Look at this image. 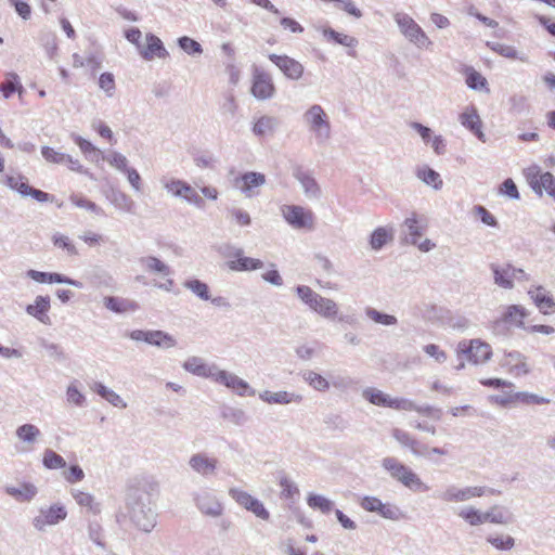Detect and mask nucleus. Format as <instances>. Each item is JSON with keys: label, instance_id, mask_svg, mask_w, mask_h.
Wrapping results in <instances>:
<instances>
[{"label": "nucleus", "instance_id": "1", "mask_svg": "<svg viewBox=\"0 0 555 555\" xmlns=\"http://www.w3.org/2000/svg\"><path fill=\"white\" fill-rule=\"evenodd\" d=\"M156 485L143 482L129 487L126 494L127 515L131 522L143 532H151L157 522L152 507V491Z\"/></svg>", "mask_w": 555, "mask_h": 555}, {"label": "nucleus", "instance_id": "2", "mask_svg": "<svg viewBox=\"0 0 555 555\" xmlns=\"http://www.w3.org/2000/svg\"><path fill=\"white\" fill-rule=\"evenodd\" d=\"M382 467L390 475L392 479L402 483L405 488L414 492H426L429 487L422 481L420 476L409 466L401 463L392 456H387L382 461Z\"/></svg>", "mask_w": 555, "mask_h": 555}, {"label": "nucleus", "instance_id": "3", "mask_svg": "<svg viewBox=\"0 0 555 555\" xmlns=\"http://www.w3.org/2000/svg\"><path fill=\"white\" fill-rule=\"evenodd\" d=\"M302 119L318 143H325L331 138V122L325 111L319 104L311 105L302 115Z\"/></svg>", "mask_w": 555, "mask_h": 555}, {"label": "nucleus", "instance_id": "4", "mask_svg": "<svg viewBox=\"0 0 555 555\" xmlns=\"http://www.w3.org/2000/svg\"><path fill=\"white\" fill-rule=\"evenodd\" d=\"M393 18L401 34L417 48L427 49L433 44L422 27L410 15L396 13Z\"/></svg>", "mask_w": 555, "mask_h": 555}, {"label": "nucleus", "instance_id": "5", "mask_svg": "<svg viewBox=\"0 0 555 555\" xmlns=\"http://www.w3.org/2000/svg\"><path fill=\"white\" fill-rule=\"evenodd\" d=\"M485 494L496 495L500 494V491L493 488L480 486L459 488L454 485H451L447 487L446 490L438 495V498L443 502L460 503L468 501L473 498L482 496Z\"/></svg>", "mask_w": 555, "mask_h": 555}, {"label": "nucleus", "instance_id": "6", "mask_svg": "<svg viewBox=\"0 0 555 555\" xmlns=\"http://www.w3.org/2000/svg\"><path fill=\"white\" fill-rule=\"evenodd\" d=\"M457 353L463 354L474 364L483 363L492 356L489 344L480 339L462 340L457 345Z\"/></svg>", "mask_w": 555, "mask_h": 555}, {"label": "nucleus", "instance_id": "7", "mask_svg": "<svg viewBox=\"0 0 555 555\" xmlns=\"http://www.w3.org/2000/svg\"><path fill=\"white\" fill-rule=\"evenodd\" d=\"M360 506L366 512L376 513L380 517L393 521L400 520L404 517V514L399 506L392 503H383L376 496H364L360 502Z\"/></svg>", "mask_w": 555, "mask_h": 555}, {"label": "nucleus", "instance_id": "8", "mask_svg": "<svg viewBox=\"0 0 555 555\" xmlns=\"http://www.w3.org/2000/svg\"><path fill=\"white\" fill-rule=\"evenodd\" d=\"M250 92L257 100L272 99L275 94L272 76L262 68L254 66Z\"/></svg>", "mask_w": 555, "mask_h": 555}, {"label": "nucleus", "instance_id": "9", "mask_svg": "<svg viewBox=\"0 0 555 555\" xmlns=\"http://www.w3.org/2000/svg\"><path fill=\"white\" fill-rule=\"evenodd\" d=\"M229 495L242 507L253 513L256 517L262 520H269L270 513L264 507L263 503L259 501L257 498H254L248 492L237 489L231 488L229 490Z\"/></svg>", "mask_w": 555, "mask_h": 555}, {"label": "nucleus", "instance_id": "10", "mask_svg": "<svg viewBox=\"0 0 555 555\" xmlns=\"http://www.w3.org/2000/svg\"><path fill=\"white\" fill-rule=\"evenodd\" d=\"M526 177L537 194L541 196L545 191L551 197H555V177L551 172L540 173V168L533 166L526 170Z\"/></svg>", "mask_w": 555, "mask_h": 555}, {"label": "nucleus", "instance_id": "11", "mask_svg": "<svg viewBox=\"0 0 555 555\" xmlns=\"http://www.w3.org/2000/svg\"><path fill=\"white\" fill-rule=\"evenodd\" d=\"M198 511L209 517L217 518L223 514L224 507L217 495L209 490H201L193 494Z\"/></svg>", "mask_w": 555, "mask_h": 555}, {"label": "nucleus", "instance_id": "12", "mask_svg": "<svg viewBox=\"0 0 555 555\" xmlns=\"http://www.w3.org/2000/svg\"><path fill=\"white\" fill-rule=\"evenodd\" d=\"M266 184V176L256 171H247L234 178L233 185L241 191L245 197L251 198L259 194L257 189Z\"/></svg>", "mask_w": 555, "mask_h": 555}, {"label": "nucleus", "instance_id": "13", "mask_svg": "<svg viewBox=\"0 0 555 555\" xmlns=\"http://www.w3.org/2000/svg\"><path fill=\"white\" fill-rule=\"evenodd\" d=\"M269 60L291 80H299L305 72L304 65L297 60L283 54L270 53Z\"/></svg>", "mask_w": 555, "mask_h": 555}, {"label": "nucleus", "instance_id": "14", "mask_svg": "<svg viewBox=\"0 0 555 555\" xmlns=\"http://www.w3.org/2000/svg\"><path fill=\"white\" fill-rule=\"evenodd\" d=\"M67 516V511L62 504H53L49 508H41L40 514L33 520L34 527L43 531L47 526H54L64 520Z\"/></svg>", "mask_w": 555, "mask_h": 555}, {"label": "nucleus", "instance_id": "15", "mask_svg": "<svg viewBox=\"0 0 555 555\" xmlns=\"http://www.w3.org/2000/svg\"><path fill=\"white\" fill-rule=\"evenodd\" d=\"M212 380L232 389L238 396L249 395L253 396L255 391L250 389L247 382L240 378L237 375L217 367Z\"/></svg>", "mask_w": 555, "mask_h": 555}, {"label": "nucleus", "instance_id": "16", "mask_svg": "<svg viewBox=\"0 0 555 555\" xmlns=\"http://www.w3.org/2000/svg\"><path fill=\"white\" fill-rule=\"evenodd\" d=\"M490 268L493 273L494 283L505 289L514 287V278H518L517 274L526 276V272L522 269L514 268L509 263L503 267L491 263Z\"/></svg>", "mask_w": 555, "mask_h": 555}, {"label": "nucleus", "instance_id": "17", "mask_svg": "<svg viewBox=\"0 0 555 555\" xmlns=\"http://www.w3.org/2000/svg\"><path fill=\"white\" fill-rule=\"evenodd\" d=\"M7 184L10 189L18 192L22 196H31L40 203L50 201V194L41 190L34 189L28 185L25 178L22 176H9L7 177Z\"/></svg>", "mask_w": 555, "mask_h": 555}, {"label": "nucleus", "instance_id": "18", "mask_svg": "<svg viewBox=\"0 0 555 555\" xmlns=\"http://www.w3.org/2000/svg\"><path fill=\"white\" fill-rule=\"evenodd\" d=\"M392 437L398 443H400L401 447L408 448L414 456H427V451H429V447L412 437L408 431L402 430L400 428H395L392 430Z\"/></svg>", "mask_w": 555, "mask_h": 555}, {"label": "nucleus", "instance_id": "19", "mask_svg": "<svg viewBox=\"0 0 555 555\" xmlns=\"http://www.w3.org/2000/svg\"><path fill=\"white\" fill-rule=\"evenodd\" d=\"M15 436L23 443L17 451L20 453H26L34 450V446L41 437V431L34 424H23L16 428Z\"/></svg>", "mask_w": 555, "mask_h": 555}, {"label": "nucleus", "instance_id": "20", "mask_svg": "<svg viewBox=\"0 0 555 555\" xmlns=\"http://www.w3.org/2000/svg\"><path fill=\"white\" fill-rule=\"evenodd\" d=\"M139 53L145 61H151L154 57L166 59L169 55L163 41L151 33L146 34L145 44H142Z\"/></svg>", "mask_w": 555, "mask_h": 555}, {"label": "nucleus", "instance_id": "21", "mask_svg": "<svg viewBox=\"0 0 555 555\" xmlns=\"http://www.w3.org/2000/svg\"><path fill=\"white\" fill-rule=\"evenodd\" d=\"M218 460L205 453H195L189 460V466L196 474L207 478L216 474Z\"/></svg>", "mask_w": 555, "mask_h": 555}, {"label": "nucleus", "instance_id": "22", "mask_svg": "<svg viewBox=\"0 0 555 555\" xmlns=\"http://www.w3.org/2000/svg\"><path fill=\"white\" fill-rule=\"evenodd\" d=\"M460 122L473 132L481 142H486V134L481 126V119L475 106H468L459 117Z\"/></svg>", "mask_w": 555, "mask_h": 555}, {"label": "nucleus", "instance_id": "23", "mask_svg": "<svg viewBox=\"0 0 555 555\" xmlns=\"http://www.w3.org/2000/svg\"><path fill=\"white\" fill-rule=\"evenodd\" d=\"M51 308V299L49 296H37L35 298L34 304L26 306L27 314L37 319L40 323L44 325L51 324V319L48 315V312Z\"/></svg>", "mask_w": 555, "mask_h": 555}, {"label": "nucleus", "instance_id": "24", "mask_svg": "<svg viewBox=\"0 0 555 555\" xmlns=\"http://www.w3.org/2000/svg\"><path fill=\"white\" fill-rule=\"evenodd\" d=\"M293 176L300 183V185L305 192V195L308 198H313V199L320 198L321 189L310 172L302 170L300 167H297L293 171Z\"/></svg>", "mask_w": 555, "mask_h": 555}, {"label": "nucleus", "instance_id": "25", "mask_svg": "<svg viewBox=\"0 0 555 555\" xmlns=\"http://www.w3.org/2000/svg\"><path fill=\"white\" fill-rule=\"evenodd\" d=\"M217 365L207 364L202 358L199 357H190L188 360L183 363V369L188 371L189 373H192L193 375L205 377V378H211L214 377Z\"/></svg>", "mask_w": 555, "mask_h": 555}, {"label": "nucleus", "instance_id": "26", "mask_svg": "<svg viewBox=\"0 0 555 555\" xmlns=\"http://www.w3.org/2000/svg\"><path fill=\"white\" fill-rule=\"evenodd\" d=\"M259 398L269 404H289V403H300L302 400V396L295 393V392H288L285 390L272 392L269 390H264L259 395Z\"/></svg>", "mask_w": 555, "mask_h": 555}, {"label": "nucleus", "instance_id": "27", "mask_svg": "<svg viewBox=\"0 0 555 555\" xmlns=\"http://www.w3.org/2000/svg\"><path fill=\"white\" fill-rule=\"evenodd\" d=\"M103 305L107 310L118 314L137 311L139 309L138 302L116 296H105L103 298Z\"/></svg>", "mask_w": 555, "mask_h": 555}, {"label": "nucleus", "instance_id": "28", "mask_svg": "<svg viewBox=\"0 0 555 555\" xmlns=\"http://www.w3.org/2000/svg\"><path fill=\"white\" fill-rule=\"evenodd\" d=\"M285 220L294 228L301 229L307 225V214L305 208L296 205H286L282 208Z\"/></svg>", "mask_w": 555, "mask_h": 555}, {"label": "nucleus", "instance_id": "29", "mask_svg": "<svg viewBox=\"0 0 555 555\" xmlns=\"http://www.w3.org/2000/svg\"><path fill=\"white\" fill-rule=\"evenodd\" d=\"M5 492L20 502H30L37 495L38 490L35 485L23 482L16 487H7Z\"/></svg>", "mask_w": 555, "mask_h": 555}, {"label": "nucleus", "instance_id": "30", "mask_svg": "<svg viewBox=\"0 0 555 555\" xmlns=\"http://www.w3.org/2000/svg\"><path fill=\"white\" fill-rule=\"evenodd\" d=\"M529 295L542 313L546 314L554 310L555 301L544 287L539 286L534 291H529Z\"/></svg>", "mask_w": 555, "mask_h": 555}, {"label": "nucleus", "instance_id": "31", "mask_svg": "<svg viewBox=\"0 0 555 555\" xmlns=\"http://www.w3.org/2000/svg\"><path fill=\"white\" fill-rule=\"evenodd\" d=\"M228 267L232 271H255L263 267V262L260 259L250 258L244 256V253L237 259L229 260Z\"/></svg>", "mask_w": 555, "mask_h": 555}, {"label": "nucleus", "instance_id": "32", "mask_svg": "<svg viewBox=\"0 0 555 555\" xmlns=\"http://www.w3.org/2000/svg\"><path fill=\"white\" fill-rule=\"evenodd\" d=\"M393 229L391 227H378L370 236V246L374 250L382 249L388 242L393 240Z\"/></svg>", "mask_w": 555, "mask_h": 555}, {"label": "nucleus", "instance_id": "33", "mask_svg": "<svg viewBox=\"0 0 555 555\" xmlns=\"http://www.w3.org/2000/svg\"><path fill=\"white\" fill-rule=\"evenodd\" d=\"M402 228L404 233L403 242L406 244L416 245L418 238L422 236V228L418 225L416 215L413 214L412 217L406 218Z\"/></svg>", "mask_w": 555, "mask_h": 555}, {"label": "nucleus", "instance_id": "34", "mask_svg": "<svg viewBox=\"0 0 555 555\" xmlns=\"http://www.w3.org/2000/svg\"><path fill=\"white\" fill-rule=\"evenodd\" d=\"M141 266L150 273L168 276L171 274L169 266L154 256H145L139 259Z\"/></svg>", "mask_w": 555, "mask_h": 555}, {"label": "nucleus", "instance_id": "35", "mask_svg": "<svg viewBox=\"0 0 555 555\" xmlns=\"http://www.w3.org/2000/svg\"><path fill=\"white\" fill-rule=\"evenodd\" d=\"M313 312L318 313L324 319L334 321L337 318L339 309L338 305L333 299L321 296L317 307L313 309Z\"/></svg>", "mask_w": 555, "mask_h": 555}, {"label": "nucleus", "instance_id": "36", "mask_svg": "<svg viewBox=\"0 0 555 555\" xmlns=\"http://www.w3.org/2000/svg\"><path fill=\"white\" fill-rule=\"evenodd\" d=\"M362 397L367 400L370 403L383 406V408H390L392 398L383 392L382 390L373 387H367L362 391Z\"/></svg>", "mask_w": 555, "mask_h": 555}, {"label": "nucleus", "instance_id": "37", "mask_svg": "<svg viewBox=\"0 0 555 555\" xmlns=\"http://www.w3.org/2000/svg\"><path fill=\"white\" fill-rule=\"evenodd\" d=\"M70 494L79 506L87 507L93 514L100 513V504L94 501L91 493L72 489Z\"/></svg>", "mask_w": 555, "mask_h": 555}, {"label": "nucleus", "instance_id": "38", "mask_svg": "<svg viewBox=\"0 0 555 555\" xmlns=\"http://www.w3.org/2000/svg\"><path fill=\"white\" fill-rule=\"evenodd\" d=\"M416 177L427 185L433 186L435 190H440L442 188L440 175L428 166L417 168Z\"/></svg>", "mask_w": 555, "mask_h": 555}, {"label": "nucleus", "instance_id": "39", "mask_svg": "<svg viewBox=\"0 0 555 555\" xmlns=\"http://www.w3.org/2000/svg\"><path fill=\"white\" fill-rule=\"evenodd\" d=\"M0 91L5 99H9L14 92L22 94L24 88L20 81V77L15 73H7L5 81L0 85Z\"/></svg>", "mask_w": 555, "mask_h": 555}, {"label": "nucleus", "instance_id": "40", "mask_svg": "<svg viewBox=\"0 0 555 555\" xmlns=\"http://www.w3.org/2000/svg\"><path fill=\"white\" fill-rule=\"evenodd\" d=\"M92 389L107 402L118 408H126L127 403L114 390L107 388L102 383H94Z\"/></svg>", "mask_w": 555, "mask_h": 555}, {"label": "nucleus", "instance_id": "41", "mask_svg": "<svg viewBox=\"0 0 555 555\" xmlns=\"http://www.w3.org/2000/svg\"><path fill=\"white\" fill-rule=\"evenodd\" d=\"M295 293L297 297L312 311L317 307L319 298H321L320 294H318L310 286L307 285L296 286Z\"/></svg>", "mask_w": 555, "mask_h": 555}, {"label": "nucleus", "instance_id": "42", "mask_svg": "<svg viewBox=\"0 0 555 555\" xmlns=\"http://www.w3.org/2000/svg\"><path fill=\"white\" fill-rule=\"evenodd\" d=\"M164 188L171 193L173 196L182 197L186 201L188 194L191 191V185L179 179H171L169 181L164 182Z\"/></svg>", "mask_w": 555, "mask_h": 555}, {"label": "nucleus", "instance_id": "43", "mask_svg": "<svg viewBox=\"0 0 555 555\" xmlns=\"http://www.w3.org/2000/svg\"><path fill=\"white\" fill-rule=\"evenodd\" d=\"M527 317L526 310L518 305H512L507 308L504 313L503 321L509 324H514L518 327H524V319Z\"/></svg>", "mask_w": 555, "mask_h": 555}, {"label": "nucleus", "instance_id": "44", "mask_svg": "<svg viewBox=\"0 0 555 555\" xmlns=\"http://www.w3.org/2000/svg\"><path fill=\"white\" fill-rule=\"evenodd\" d=\"M150 345L156 346L163 349H170L177 345V340L170 334L164 331H152Z\"/></svg>", "mask_w": 555, "mask_h": 555}, {"label": "nucleus", "instance_id": "45", "mask_svg": "<svg viewBox=\"0 0 555 555\" xmlns=\"http://www.w3.org/2000/svg\"><path fill=\"white\" fill-rule=\"evenodd\" d=\"M38 344L43 350H46L47 354L51 359L59 362L66 361V353L64 352L63 348L60 345L50 343L48 339L43 337L38 338Z\"/></svg>", "mask_w": 555, "mask_h": 555}, {"label": "nucleus", "instance_id": "46", "mask_svg": "<svg viewBox=\"0 0 555 555\" xmlns=\"http://www.w3.org/2000/svg\"><path fill=\"white\" fill-rule=\"evenodd\" d=\"M323 35L327 40H332L337 44L345 46L348 48H354L358 44L357 38L346 34L338 33L332 28L324 29Z\"/></svg>", "mask_w": 555, "mask_h": 555}, {"label": "nucleus", "instance_id": "47", "mask_svg": "<svg viewBox=\"0 0 555 555\" xmlns=\"http://www.w3.org/2000/svg\"><path fill=\"white\" fill-rule=\"evenodd\" d=\"M307 504L309 507L313 509H319L323 514H328L333 507L334 503L330 499L325 498L321 494L310 493L307 498Z\"/></svg>", "mask_w": 555, "mask_h": 555}, {"label": "nucleus", "instance_id": "48", "mask_svg": "<svg viewBox=\"0 0 555 555\" xmlns=\"http://www.w3.org/2000/svg\"><path fill=\"white\" fill-rule=\"evenodd\" d=\"M365 315L374 323L385 326H391L398 323V320L395 315L378 311L372 307L365 308Z\"/></svg>", "mask_w": 555, "mask_h": 555}, {"label": "nucleus", "instance_id": "49", "mask_svg": "<svg viewBox=\"0 0 555 555\" xmlns=\"http://www.w3.org/2000/svg\"><path fill=\"white\" fill-rule=\"evenodd\" d=\"M278 119L271 116H261L254 125L253 132L256 135L262 137L271 133L278 126Z\"/></svg>", "mask_w": 555, "mask_h": 555}, {"label": "nucleus", "instance_id": "50", "mask_svg": "<svg viewBox=\"0 0 555 555\" xmlns=\"http://www.w3.org/2000/svg\"><path fill=\"white\" fill-rule=\"evenodd\" d=\"M302 378L307 382L313 389L318 391H326L330 389V383L319 373L307 370L302 372Z\"/></svg>", "mask_w": 555, "mask_h": 555}, {"label": "nucleus", "instance_id": "51", "mask_svg": "<svg viewBox=\"0 0 555 555\" xmlns=\"http://www.w3.org/2000/svg\"><path fill=\"white\" fill-rule=\"evenodd\" d=\"M42 464L47 469H60L66 467V461L64 457L51 449L44 450Z\"/></svg>", "mask_w": 555, "mask_h": 555}, {"label": "nucleus", "instance_id": "52", "mask_svg": "<svg viewBox=\"0 0 555 555\" xmlns=\"http://www.w3.org/2000/svg\"><path fill=\"white\" fill-rule=\"evenodd\" d=\"M183 286L186 289H190L194 295H196L202 300L210 299L209 287L206 283H204L201 280H197V279L186 280L183 283Z\"/></svg>", "mask_w": 555, "mask_h": 555}, {"label": "nucleus", "instance_id": "53", "mask_svg": "<svg viewBox=\"0 0 555 555\" xmlns=\"http://www.w3.org/2000/svg\"><path fill=\"white\" fill-rule=\"evenodd\" d=\"M178 47L191 56L201 55L203 48L201 43L191 37L182 36L177 40Z\"/></svg>", "mask_w": 555, "mask_h": 555}, {"label": "nucleus", "instance_id": "54", "mask_svg": "<svg viewBox=\"0 0 555 555\" xmlns=\"http://www.w3.org/2000/svg\"><path fill=\"white\" fill-rule=\"evenodd\" d=\"M54 246L64 249L69 256L78 255V250L68 236L62 233H54L52 235Z\"/></svg>", "mask_w": 555, "mask_h": 555}, {"label": "nucleus", "instance_id": "55", "mask_svg": "<svg viewBox=\"0 0 555 555\" xmlns=\"http://www.w3.org/2000/svg\"><path fill=\"white\" fill-rule=\"evenodd\" d=\"M487 46L492 51L499 53L500 55H502L504 57L512 59V60H515V59H519L521 61L524 60L522 57L519 56L517 50L512 46H506V44L499 43V42H487Z\"/></svg>", "mask_w": 555, "mask_h": 555}, {"label": "nucleus", "instance_id": "56", "mask_svg": "<svg viewBox=\"0 0 555 555\" xmlns=\"http://www.w3.org/2000/svg\"><path fill=\"white\" fill-rule=\"evenodd\" d=\"M41 154L47 162L53 164H65L66 160H70V155L56 152L54 149L50 146H43L41 149Z\"/></svg>", "mask_w": 555, "mask_h": 555}, {"label": "nucleus", "instance_id": "57", "mask_svg": "<svg viewBox=\"0 0 555 555\" xmlns=\"http://www.w3.org/2000/svg\"><path fill=\"white\" fill-rule=\"evenodd\" d=\"M282 492L281 495L287 500H294L299 494V489L287 476H282L279 481Z\"/></svg>", "mask_w": 555, "mask_h": 555}, {"label": "nucleus", "instance_id": "58", "mask_svg": "<svg viewBox=\"0 0 555 555\" xmlns=\"http://www.w3.org/2000/svg\"><path fill=\"white\" fill-rule=\"evenodd\" d=\"M466 83L472 90H481L487 87V79L477 70L469 68L466 75Z\"/></svg>", "mask_w": 555, "mask_h": 555}, {"label": "nucleus", "instance_id": "59", "mask_svg": "<svg viewBox=\"0 0 555 555\" xmlns=\"http://www.w3.org/2000/svg\"><path fill=\"white\" fill-rule=\"evenodd\" d=\"M112 203L122 211H132L133 201L124 192H113Z\"/></svg>", "mask_w": 555, "mask_h": 555}, {"label": "nucleus", "instance_id": "60", "mask_svg": "<svg viewBox=\"0 0 555 555\" xmlns=\"http://www.w3.org/2000/svg\"><path fill=\"white\" fill-rule=\"evenodd\" d=\"M490 522L495 525H507L513 521V516L504 512L500 506L494 505L489 508Z\"/></svg>", "mask_w": 555, "mask_h": 555}, {"label": "nucleus", "instance_id": "61", "mask_svg": "<svg viewBox=\"0 0 555 555\" xmlns=\"http://www.w3.org/2000/svg\"><path fill=\"white\" fill-rule=\"evenodd\" d=\"M457 515L470 526H480V511L474 506L461 508Z\"/></svg>", "mask_w": 555, "mask_h": 555}, {"label": "nucleus", "instance_id": "62", "mask_svg": "<svg viewBox=\"0 0 555 555\" xmlns=\"http://www.w3.org/2000/svg\"><path fill=\"white\" fill-rule=\"evenodd\" d=\"M514 397H515V400L521 401L526 404H547V403H550V400L547 398L535 395V393L526 392V391L516 392V393H514Z\"/></svg>", "mask_w": 555, "mask_h": 555}, {"label": "nucleus", "instance_id": "63", "mask_svg": "<svg viewBox=\"0 0 555 555\" xmlns=\"http://www.w3.org/2000/svg\"><path fill=\"white\" fill-rule=\"evenodd\" d=\"M487 541L496 550L507 551L514 547L515 539L511 535L506 537H488Z\"/></svg>", "mask_w": 555, "mask_h": 555}, {"label": "nucleus", "instance_id": "64", "mask_svg": "<svg viewBox=\"0 0 555 555\" xmlns=\"http://www.w3.org/2000/svg\"><path fill=\"white\" fill-rule=\"evenodd\" d=\"M99 87L107 96H112L115 91V78L112 73H103L99 78Z\"/></svg>", "mask_w": 555, "mask_h": 555}]
</instances>
